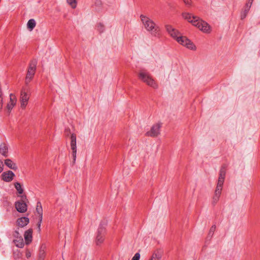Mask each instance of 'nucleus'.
<instances>
[{"label": "nucleus", "mask_w": 260, "mask_h": 260, "mask_svg": "<svg viewBox=\"0 0 260 260\" xmlns=\"http://www.w3.org/2000/svg\"><path fill=\"white\" fill-rule=\"evenodd\" d=\"M5 165L10 169L16 170L17 169V165L12 160L7 159L5 160Z\"/></svg>", "instance_id": "f3484780"}, {"label": "nucleus", "mask_w": 260, "mask_h": 260, "mask_svg": "<svg viewBox=\"0 0 260 260\" xmlns=\"http://www.w3.org/2000/svg\"><path fill=\"white\" fill-rule=\"evenodd\" d=\"M104 26L103 25L101 24H100L98 25V29L100 31V32H103V30H104Z\"/></svg>", "instance_id": "72a5a7b5"}, {"label": "nucleus", "mask_w": 260, "mask_h": 260, "mask_svg": "<svg viewBox=\"0 0 260 260\" xmlns=\"http://www.w3.org/2000/svg\"><path fill=\"white\" fill-rule=\"evenodd\" d=\"M22 198H24L25 199L26 198V197L25 196H22Z\"/></svg>", "instance_id": "ea45409f"}, {"label": "nucleus", "mask_w": 260, "mask_h": 260, "mask_svg": "<svg viewBox=\"0 0 260 260\" xmlns=\"http://www.w3.org/2000/svg\"><path fill=\"white\" fill-rule=\"evenodd\" d=\"M161 256L158 253L154 252L152 254L149 260H160Z\"/></svg>", "instance_id": "a878e982"}, {"label": "nucleus", "mask_w": 260, "mask_h": 260, "mask_svg": "<svg viewBox=\"0 0 260 260\" xmlns=\"http://www.w3.org/2000/svg\"><path fill=\"white\" fill-rule=\"evenodd\" d=\"M253 1L252 0H249L248 3H247L245 6V7L247 8V9H249L251 8V6L252 4Z\"/></svg>", "instance_id": "7c9ffc66"}, {"label": "nucleus", "mask_w": 260, "mask_h": 260, "mask_svg": "<svg viewBox=\"0 0 260 260\" xmlns=\"http://www.w3.org/2000/svg\"><path fill=\"white\" fill-rule=\"evenodd\" d=\"M37 228L38 231L40 232L41 231V225H37Z\"/></svg>", "instance_id": "58836bf2"}, {"label": "nucleus", "mask_w": 260, "mask_h": 260, "mask_svg": "<svg viewBox=\"0 0 260 260\" xmlns=\"http://www.w3.org/2000/svg\"><path fill=\"white\" fill-rule=\"evenodd\" d=\"M31 256V253L30 252L28 251L26 253V256L27 258H29Z\"/></svg>", "instance_id": "4c0bfd02"}, {"label": "nucleus", "mask_w": 260, "mask_h": 260, "mask_svg": "<svg viewBox=\"0 0 260 260\" xmlns=\"http://www.w3.org/2000/svg\"><path fill=\"white\" fill-rule=\"evenodd\" d=\"M8 148L7 146H0V153L4 156H7Z\"/></svg>", "instance_id": "4be33fe9"}, {"label": "nucleus", "mask_w": 260, "mask_h": 260, "mask_svg": "<svg viewBox=\"0 0 260 260\" xmlns=\"http://www.w3.org/2000/svg\"><path fill=\"white\" fill-rule=\"evenodd\" d=\"M166 28L168 34L176 40H177V38H179L181 35L180 32L172 25H166Z\"/></svg>", "instance_id": "1a4fd4ad"}, {"label": "nucleus", "mask_w": 260, "mask_h": 260, "mask_svg": "<svg viewBox=\"0 0 260 260\" xmlns=\"http://www.w3.org/2000/svg\"><path fill=\"white\" fill-rule=\"evenodd\" d=\"M15 208L20 213H24L27 211V205L23 201H17L15 203Z\"/></svg>", "instance_id": "ddd939ff"}, {"label": "nucleus", "mask_w": 260, "mask_h": 260, "mask_svg": "<svg viewBox=\"0 0 260 260\" xmlns=\"http://www.w3.org/2000/svg\"><path fill=\"white\" fill-rule=\"evenodd\" d=\"M30 90L26 87H23L20 91V102L22 109L25 108L30 98Z\"/></svg>", "instance_id": "20e7f679"}, {"label": "nucleus", "mask_w": 260, "mask_h": 260, "mask_svg": "<svg viewBox=\"0 0 260 260\" xmlns=\"http://www.w3.org/2000/svg\"><path fill=\"white\" fill-rule=\"evenodd\" d=\"M70 146L72 151L73 163L75 164L76 159L77 153V138L75 134H72L70 137Z\"/></svg>", "instance_id": "6e6552de"}, {"label": "nucleus", "mask_w": 260, "mask_h": 260, "mask_svg": "<svg viewBox=\"0 0 260 260\" xmlns=\"http://www.w3.org/2000/svg\"><path fill=\"white\" fill-rule=\"evenodd\" d=\"M182 15L184 19L191 23L203 32L205 34H210L211 32V26L199 17L188 12H183Z\"/></svg>", "instance_id": "f257e3e1"}, {"label": "nucleus", "mask_w": 260, "mask_h": 260, "mask_svg": "<svg viewBox=\"0 0 260 260\" xmlns=\"http://www.w3.org/2000/svg\"><path fill=\"white\" fill-rule=\"evenodd\" d=\"M161 127V125L160 123H156L154 124L151 129L147 132L146 135L150 137H156L160 133V128Z\"/></svg>", "instance_id": "9d476101"}, {"label": "nucleus", "mask_w": 260, "mask_h": 260, "mask_svg": "<svg viewBox=\"0 0 260 260\" xmlns=\"http://www.w3.org/2000/svg\"><path fill=\"white\" fill-rule=\"evenodd\" d=\"M224 181V179L223 178L218 177V182L217 184V186L216 189L221 190H222V186Z\"/></svg>", "instance_id": "412c9836"}, {"label": "nucleus", "mask_w": 260, "mask_h": 260, "mask_svg": "<svg viewBox=\"0 0 260 260\" xmlns=\"http://www.w3.org/2000/svg\"><path fill=\"white\" fill-rule=\"evenodd\" d=\"M226 170L224 167H222L220 170L219 177L225 179Z\"/></svg>", "instance_id": "cd10ccee"}, {"label": "nucleus", "mask_w": 260, "mask_h": 260, "mask_svg": "<svg viewBox=\"0 0 260 260\" xmlns=\"http://www.w3.org/2000/svg\"><path fill=\"white\" fill-rule=\"evenodd\" d=\"M36 23L34 19H31L28 20L27 23L28 28L30 30H32L36 26Z\"/></svg>", "instance_id": "aec40b11"}, {"label": "nucleus", "mask_w": 260, "mask_h": 260, "mask_svg": "<svg viewBox=\"0 0 260 260\" xmlns=\"http://www.w3.org/2000/svg\"><path fill=\"white\" fill-rule=\"evenodd\" d=\"M77 0H67L68 4L73 9L77 7Z\"/></svg>", "instance_id": "bb28decb"}, {"label": "nucleus", "mask_w": 260, "mask_h": 260, "mask_svg": "<svg viewBox=\"0 0 260 260\" xmlns=\"http://www.w3.org/2000/svg\"><path fill=\"white\" fill-rule=\"evenodd\" d=\"M140 17L145 29L152 36L158 37L160 35L159 27L150 18L143 15Z\"/></svg>", "instance_id": "f03ea898"}, {"label": "nucleus", "mask_w": 260, "mask_h": 260, "mask_svg": "<svg viewBox=\"0 0 260 260\" xmlns=\"http://www.w3.org/2000/svg\"><path fill=\"white\" fill-rule=\"evenodd\" d=\"M140 254L139 252L135 253L132 260H140Z\"/></svg>", "instance_id": "2f4dec72"}, {"label": "nucleus", "mask_w": 260, "mask_h": 260, "mask_svg": "<svg viewBox=\"0 0 260 260\" xmlns=\"http://www.w3.org/2000/svg\"><path fill=\"white\" fill-rule=\"evenodd\" d=\"M29 222V219L27 217H22L17 219L16 221L17 225L20 228H23L26 226Z\"/></svg>", "instance_id": "4468645a"}, {"label": "nucleus", "mask_w": 260, "mask_h": 260, "mask_svg": "<svg viewBox=\"0 0 260 260\" xmlns=\"http://www.w3.org/2000/svg\"><path fill=\"white\" fill-rule=\"evenodd\" d=\"M4 164L3 161L0 160V173H2L4 170Z\"/></svg>", "instance_id": "c9c22d12"}, {"label": "nucleus", "mask_w": 260, "mask_h": 260, "mask_svg": "<svg viewBox=\"0 0 260 260\" xmlns=\"http://www.w3.org/2000/svg\"><path fill=\"white\" fill-rule=\"evenodd\" d=\"M253 1L252 0H249L248 3H247L245 6V7L247 8V9H249L251 8V6L252 4Z\"/></svg>", "instance_id": "c756f323"}, {"label": "nucleus", "mask_w": 260, "mask_h": 260, "mask_svg": "<svg viewBox=\"0 0 260 260\" xmlns=\"http://www.w3.org/2000/svg\"><path fill=\"white\" fill-rule=\"evenodd\" d=\"M184 3L187 7H190L191 5V0H182Z\"/></svg>", "instance_id": "473e14b6"}, {"label": "nucleus", "mask_w": 260, "mask_h": 260, "mask_svg": "<svg viewBox=\"0 0 260 260\" xmlns=\"http://www.w3.org/2000/svg\"><path fill=\"white\" fill-rule=\"evenodd\" d=\"M14 186H15V187L16 188V189L17 190V191H18V192L19 193V194H22L23 192V189L21 186V185L20 184V183L19 182H16L15 184H14Z\"/></svg>", "instance_id": "b1692460"}, {"label": "nucleus", "mask_w": 260, "mask_h": 260, "mask_svg": "<svg viewBox=\"0 0 260 260\" xmlns=\"http://www.w3.org/2000/svg\"><path fill=\"white\" fill-rule=\"evenodd\" d=\"M36 211L38 215L40 216H43V209L41 205V203L38 202L36 206Z\"/></svg>", "instance_id": "5701e85b"}, {"label": "nucleus", "mask_w": 260, "mask_h": 260, "mask_svg": "<svg viewBox=\"0 0 260 260\" xmlns=\"http://www.w3.org/2000/svg\"><path fill=\"white\" fill-rule=\"evenodd\" d=\"M10 100L7 105V110L8 112H10L13 108L15 106L17 99L15 95L13 93L10 94Z\"/></svg>", "instance_id": "9b49d317"}, {"label": "nucleus", "mask_w": 260, "mask_h": 260, "mask_svg": "<svg viewBox=\"0 0 260 260\" xmlns=\"http://www.w3.org/2000/svg\"><path fill=\"white\" fill-rule=\"evenodd\" d=\"M13 236L14 237L16 238L17 239H18L20 237H21L20 234L19 233V232L17 231H15V232L13 234Z\"/></svg>", "instance_id": "f704fd0d"}, {"label": "nucleus", "mask_w": 260, "mask_h": 260, "mask_svg": "<svg viewBox=\"0 0 260 260\" xmlns=\"http://www.w3.org/2000/svg\"><path fill=\"white\" fill-rule=\"evenodd\" d=\"M249 9H247V8L244 7V10L242 11L240 15L241 19H243L246 17L247 14L249 12Z\"/></svg>", "instance_id": "393cba45"}, {"label": "nucleus", "mask_w": 260, "mask_h": 260, "mask_svg": "<svg viewBox=\"0 0 260 260\" xmlns=\"http://www.w3.org/2000/svg\"><path fill=\"white\" fill-rule=\"evenodd\" d=\"M42 219H43V216H39V221L38 222L37 225H41V223H42Z\"/></svg>", "instance_id": "e433bc0d"}, {"label": "nucleus", "mask_w": 260, "mask_h": 260, "mask_svg": "<svg viewBox=\"0 0 260 260\" xmlns=\"http://www.w3.org/2000/svg\"><path fill=\"white\" fill-rule=\"evenodd\" d=\"M46 257V247L42 245L40 248L38 253V260H44Z\"/></svg>", "instance_id": "dca6fc26"}, {"label": "nucleus", "mask_w": 260, "mask_h": 260, "mask_svg": "<svg viewBox=\"0 0 260 260\" xmlns=\"http://www.w3.org/2000/svg\"><path fill=\"white\" fill-rule=\"evenodd\" d=\"M221 193V190H219L217 189H215L214 194L213 197L212 199V203L213 204H216L217 202L219 201L220 195Z\"/></svg>", "instance_id": "a211bd4d"}, {"label": "nucleus", "mask_w": 260, "mask_h": 260, "mask_svg": "<svg viewBox=\"0 0 260 260\" xmlns=\"http://www.w3.org/2000/svg\"><path fill=\"white\" fill-rule=\"evenodd\" d=\"M14 242L16 246L19 248H22L24 245L23 238L20 237L19 238L14 240Z\"/></svg>", "instance_id": "6ab92c4d"}, {"label": "nucleus", "mask_w": 260, "mask_h": 260, "mask_svg": "<svg viewBox=\"0 0 260 260\" xmlns=\"http://www.w3.org/2000/svg\"><path fill=\"white\" fill-rule=\"evenodd\" d=\"M37 64L36 60H33L30 62L25 77L26 84H28L32 79L36 73Z\"/></svg>", "instance_id": "39448f33"}, {"label": "nucleus", "mask_w": 260, "mask_h": 260, "mask_svg": "<svg viewBox=\"0 0 260 260\" xmlns=\"http://www.w3.org/2000/svg\"><path fill=\"white\" fill-rule=\"evenodd\" d=\"M32 230L29 229L26 231L24 234L25 241L26 244H30L32 241Z\"/></svg>", "instance_id": "2eb2a0df"}, {"label": "nucleus", "mask_w": 260, "mask_h": 260, "mask_svg": "<svg viewBox=\"0 0 260 260\" xmlns=\"http://www.w3.org/2000/svg\"><path fill=\"white\" fill-rule=\"evenodd\" d=\"M176 41L180 45L185 47L188 49L191 50H196V45L187 37L185 36H180L177 38Z\"/></svg>", "instance_id": "0eeeda50"}, {"label": "nucleus", "mask_w": 260, "mask_h": 260, "mask_svg": "<svg viewBox=\"0 0 260 260\" xmlns=\"http://www.w3.org/2000/svg\"><path fill=\"white\" fill-rule=\"evenodd\" d=\"M15 176L14 173L11 171H8L2 173V179L5 182H9L12 181Z\"/></svg>", "instance_id": "f8f14e48"}, {"label": "nucleus", "mask_w": 260, "mask_h": 260, "mask_svg": "<svg viewBox=\"0 0 260 260\" xmlns=\"http://www.w3.org/2000/svg\"><path fill=\"white\" fill-rule=\"evenodd\" d=\"M215 230H216V226H215V225H213L211 227V228L210 229V231L209 232V234H208L209 236L212 237V236L214 234V233Z\"/></svg>", "instance_id": "c85d7f7f"}, {"label": "nucleus", "mask_w": 260, "mask_h": 260, "mask_svg": "<svg viewBox=\"0 0 260 260\" xmlns=\"http://www.w3.org/2000/svg\"><path fill=\"white\" fill-rule=\"evenodd\" d=\"M139 79L147 85L156 89L158 88L157 82L154 80L150 74L144 70H141L138 74Z\"/></svg>", "instance_id": "7ed1b4c3"}, {"label": "nucleus", "mask_w": 260, "mask_h": 260, "mask_svg": "<svg viewBox=\"0 0 260 260\" xmlns=\"http://www.w3.org/2000/svg\"><path fill=\"white\" fill-rule=\"evenodd\" d=\"M105 223H101L98 229L97 235L95 239V243L97 245L102 244L105 240L106 233Z\"/></svg>", "instance_id": "423d86ee"}]
</instances>
